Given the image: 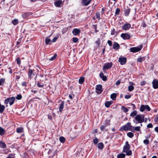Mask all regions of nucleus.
<instances>
[{"label":"nucleus","mask_w":158,"mask_h":158,"mask_svg":"<svg viewBox=\"0 0 158 158\" xmlns=\"http://www.w3.org/2000/svg\"><path fill=\"white\" fill-rule=\"evenodd\" d=\"M15 155L14 154H10L6 158H14V156Z\"/></svg>","instance_id":"54"},{"label":"nucleus","mask_w":158,"mask_h":158,"mask_svg":"<svg viewBox=\"0 0 158 158\" xmlns=\"http://www.w3.org/2000/svg\"><path fill=\"white\" fill-rule=\"evenodd\" d=\"M93 26H94V28L95 32L96 33V32H98V31L97 30V25H93Z\"/></svg>","instance_id":"58"},{"label":"nucleus","mask_w":158,"mask_h":158,"mask_svg":"<svg viewBox=\"0 0 158 158\" xmlns=\"http://www.w3.org/2000/svg\"><path fill=\"white\" fill-rule=\"evenodd\" d=\"M134 89V87L133 85H130L128 86V90L129 91H131Z\"/></svg>","instance_id":"42"},{"label":"nucleus","mask_w":158,"mask_h":158,"mask_svg":"<svg viewBox=\"0 0 158 158\" xmlns=\"http://www.w3.org/2000/svg\"><path fill=\"white\" fill-rule=\"evenodd\" d=\"M51 36V35H50L48 37H46L45 39V43L46 45L51 44L52 41L49 38V37H50Z\"/></svg>","instance_id":"17"},{"label":"nucleus","mask_w":158,"mask_h":158,"mask_svg":"<svg viewBox=\"0 0 158 158\" xmlns=\"http://www.w3.org/2000/svg\"><path fill=\"white\" fill-rule=\"evenodd\" d=\"M35 73L34 72L33 70L31 69H30L28 72V77L31 79L35 76Z\"/></svg>","instance_id":"12"},{"label":"nucleus","mask_w":158,"mask_h":158,"mask_svg":"<svg viewBox=\"0 0 158 158\" xmlns=\"http://www.w3.org/2000/svg\"><path fill=\"white\" fill-rule=\"evenodd\" d=\"M125 154L123 153H120L118 155L117 158H125Z\"/></svg>","instance_id":"31"},{"label":"nucleus","mask_w":158,"mask_h":158,"mask_svg":"<svg viewBox=\"0 0 158 158\" xmlns=\"http://www.w3.org/2000/svg\"><path fill=\"white\" fill-rule=\"evenodd\" d=\"M142 47V45H140L139 47L131 48H130V51L133 52H138L141 50Z\"/></svg>","instance_id":"5"},{"label":"nucleus","mask_w":158,"mask_h":158,"mask_svg":"<svg viewBox=\"0 0 158 158\" xmlns=\"http://www.w3.org/2000/svg\"><path fill=\"white\" fill-rule=\"evenodd\" d=\"M98 149L101 150L104 147L103 143L101 142L99 143L98 145Z\"/></svg>","instance_id":"23"},{"label":"nucleus","mask_w":158,"mask_h":158,"mask_svg":"<svg viewBox=\"0 0 158 158\" xmlns=\"http://www.w3.org/2000/svg\"><path fill=\"white\" fill-rule=\"evenodd\" d=\"M143 143L145 145H148L149 143V141L148 139H145L143 141Z\"/></svg>","instance_id":"46"},{"label":"nucleus","mask_w":158,"mask_h":158,"mask_svg":"<svg viewBox=\"0 0 158 158\" xmlns=\"http://www.w3.org/2000/svg\"><path fill=\"white\" fill-rule=\"evenodd\" d=\"M113 65L112 62L107 63L104 64L103 69V71L110 68Z\"/></svg>","instance_id":"7"},{"label":"nucleus","mask_w":158,"mask_h":158,"mask_svg":"<svg viewBox=\"0 0 158 158\" xmlns=\"http://www.w3.org/2000/svg\"><path fill=\"white\" fill-rule=\"evenodd\" d=\"M144 121V116L143 115L138 114L133 119V122L135 124L142 123Z\"/></svg>","instance_id":"1"},{"label":"nucleus","mask_w":158,"mask_h":158,"mask_svg":"<svg viewBox=\"0 0 158 158\" xmlns=\"http://www.w3.org/2000/svg\"><path fill=\"white\" fill-rule=\"evenodd\" d=\"M5 79L1 78L0 79V86L1 85H3L5 82Z\"/></svg>","instance_id":"38"},{"label":"nucleus","mask_w":158,"mask_h":158,"mask_svg":"<svg viewBox=\"0 0 158 158\" xmlns=\"http://www.w3.org/2000/svg\"><path fill=\"white\" fill-rule=\"evenodd\" d=\"M96 92L99 94H101L102 92V86L101 85H98L96 86Z\"/></svg>","instance_id":"10"},{"label":"nucleus","mask_w":158,"mask_h":158,"mask_svg":"<svg viewBox=\"0 0 158 158\" xmlns=\"http://www.w3.org/2000/svg\"><path fill=\"white\" fill-rule=\"evenodd\" d=\"M85 81V78L84 77H81L79 80V83L80 84H82Z\"/></svg>","instance_id":"34"},{"label":"nucleus","mask_w":158,"mask_h":158,"mask_svg":"<svg viewBox=\"0 0 158 158\" xmlns=\"http://www.w3.org/2000/svg\"><path fill=\"white\" fill-rule=\"evenodd\" d=\"M78 40V39L76 37H73V41L75 43H77Z\"/></svg>","instance_id":"50"},{"label":"nucleus","mask_w":158,"mask_h":158,"mask_svg":"<svg viewBox=\"0 0 158 158\" xmlns=\"http://www.w3.org/2000/svg\"><path fill=\"white\" fill-rule=\"evenodd\" d=\"M113 48L115 50H117L119 48L120 45L118 43L116 42H114L113 44Z\"/></svg>","instance_id":"19"},{"label":"nucleus","mask_w":158,"mask_h":158,"mask_svg":"<svg viewBox=\"0 0 158 158\" xmlns=\"http://www.w3.org/2000/svg\"><path fill=\"white\" fill-rule=\"evenodd\" d=\"M99 76L103 81H105L106 80V76H104V74L102 73H100Z\"/></svg>","instance_id":"20"},{"label":"nucleus","mask_w":158,"mask_h":158,"mask_svg":"<svg viewBox=\"0 0 158 158\" xmlns=\"http://www.w3.org/2000/svg\"><path fill=\"white\" fill-rule=\"evenodd\" d=\"M131 26L130 23H125L122 26V29L125 31L128 30L131 28Z\"/></svg>","instance_id":"8"},{"label":"nucleus","mask_w":158,"mask_h":158,"mask_svg":"<svg viewBox=\"0 0 158 158\" xmlns=\"http://www.w3.org/2000/svg\"><path fill=\"white\" fill-rule=\"evenodd\" d=\"M59 35H58L57 36L55 37L52 40V42L53 43L55 42L58 38Z\"/></svg>","instance_id":"49"},{"label":"nucleus","mask_w":158,"mask_h":158,"mask_svg":"<svg viewBox=\"0 0 158 158\" xmlns=\"http://www.w3.org/2000/svg\"><path fill=\"white\" fill-rule=\"evenodd\" d=\"M59 140L61 142L64 143L65 141V139L64 137L61 136L60 137Z\"/></svg>","instance_id":"39"},{"label":"nucleus","mask_w":158,"mask_h":158,"mask_svg":"<svg viewBox=\"0 0 158 158\" xmlns=\"http://www.w3.org/2000/svg\"><path fill=\"white\" fill-rule=\"evenodd\" d=\"M127 136L130 138H132L134 135V134L131 132H129L127 134Z\"/></svg>","instance_id":"33"},{"label":"nucleus","mask_w":158,"mask_h":158,"mask_svg":"<svg viewBox=\"0 0 158 158\" xmlns=\"http://www.w3.org/2000/svg\"><path fill=\"white\" fill-rule=\"evenodd\" d=\"M96 44L97 45H98V46H99L100 44V40L99 39H98V40L96 41L95 42Z\"/></svg>","instance_id":"53"},{"label":"nucleus","mask_w":158,"mask_h":158,"mask_svg":"<svg viewBox=\"0 0 158 158\" xmlns=\"http://www.w3.org/2000/svg\"><path fill=\"white\" fill-rule=\"evenodd\" d=\"M132 127L131 125V123L130 122H128L126 125H124L121 127L120 130L121 131H131L135 132L132 129Z\"/></svg>","instance_id":"2"},{"label":"nucleus","mask_w":158,"mask_h":158,"mask_svg":"<svg viewBox=\"0 0 158 158\" xmlns=\"http://www.w3.org/2000/svg\"><path fill=\"white\" fill-rule=\"evenodd\" d=\"M5 108V106L3 105H2L0 103V113H2L4 112Z\"/></svg>","instance_id":"22"},{"label":"nucleus","mask_w":158,"mask_h":158,"mask_svg":"<svg viewBox=\"0 0 158 158\" xmlns=\"http://www.w3.org/2000/svg\"><path fill=\"white\" fill-rule=\"evenodd\" d=\"M120 12V9L118 8L116 9V11L115 12V14L117 15H118L119 14V12Z\"/></svg>","instance_id":"52"},{"label":"nucleus","mask_w":158,"mask_h":158,"mask_svg":"<svg viewBox=\"0 0 158 158\" xmlns=\"http://www.w3.org/2000/svg\"><path fill=\"white\" fill-rule=\"evenodd\" d=\"M145 110L148 111H150L151 110L150 107L148 105H141L140 106V110L141 112H143Z\"/></svg>","instance_id":"4"},{"label":"nucleus","mask_w":158,"mask_h":158,"mask_svg":"<svg viewBox=\"0 0 158 158\" xmlns=\"http://www.w3.org/2000/svg\"><path fill=\"white\" fill-rule=\"evenodd\" d=\"M137 112L136 110H134L131 113L130 116L132 117H134L135 116H136L137 115Z\"/></svg>","instance_id":"27"},{"label":"nucleus","mask_w":158,"mask_h":158,"mask_svg":"<svg viewBox=\"0 0 158 158\" xmlns=\"http://www.w3.org/2000/svg\"><path fill=\"white\" fill-rule=\"evenodd\" d=\"M81 31L80 29L77 28H74L72 31V33L75 35H77Z\"/></svg>","instance_id":"14"},{"label":"nucleus","mask_w":158,"mask_h":158,"mask_svg":"<svg viewBox=\"0 0 158 158\" xmlns=\"http://www.w3.org/2000/svg\"><path fill=\"white\" fill-rule=\"evenodd\" d=\"M37 85L39 88H43L44 86V85L43 84H41L39 82H38Z\"/></svg>","instance_id":"40"},{"label":"nucleus","mask_w":158,"mask_h":158,"mask_svg":"<svg viewBox=\"0 0 158 158\" xmlns=\"http://www.w3.org/2000/svg\"><path fill=\"white\" fill-rule=\"evenodd\" d=\"M145 57L143 56V57H140L139 58L137 59V61L138 62H141L143 61L144 60H145Z\"/></svg>","instance_id":"29"},{"label":"nucleus","mask_w":158,"mask_h":158,"mask_svg":"<svg viewBox=\"0 0 158 158\" xmlns=\"http://www.w3.org/2000/svg\"><path fill=\"white\" fill-rule=\"evenodd\" d=\"M131 97V95H126L125 96V98L126 99H128Z\"/></svg>","instance_id":"62"},{"label":"nucleus","mask_w":158,"mask_h":158,"mask_svg":"<svg viewBox=\"0 0 158 158\" xmlns=\"http://www.w3.org/2000/svg\"><path fill=\"white\" fill-rule=\"evenodd\" d=\"M110 120L109 119H106L105 121V123L104 125L107 127L110 125Z\"/></svg>","instance_id":"35"},{"label":"nucleus","mask_w":158,"mask_h":158,"mask_svg":"<svg viewBox=\"0 0 158 158\" xmlns=\"http://www.w3.org/2000/svg\"><path fill=\"white\" fill-rule=\"evenodd\" d=\"M106 127L105 125H102L100 127V129L102 131H104Z\"/></svg>","instance_id":"47"},{"label":"nucleus","mask_w":158,"mask_h":158,"mask_svg":"<svg viewBox=\"0 0 158 158\" xmlns=\"http://www.w3.org/2000/svg\"><path fill=\"white\" fill-rule=\"evenodd\" d=\"M15 98L14 97L8 98L5 100L4 104L6 105V106H7V104L9 103L10 106H11L14 103Z\"/></svg>","instance_id":"3"},{"label":"nucleus","mask_w":158,"mask_h":158,"mask_svg":"<svg viewBox=\"0 0 158 158\" xmlns=\"http://www.w3.org/2000/svg\"><path fill=\"white\" fill-rule=\"evenodd\" d=\"M117 94L116 93H113L110 95V98L113 100H115L116 99Z\"/></svg>","instance_id":"25"},{"label":"nucleus","mask_w":158,"mask_h":158,"mask_svg":"<svg viewBox=\"0 0 158 158\" xmlns=\"http://www.w3.org/2000/svg\"><path fill=\"white\" fill-rule=\"evenodd\" d=\"M6 133V131L2 127H0V135H2Z\"/></svg>","instance_id":"24"},{"label":"nucleus","mask_w":158,"mask_h":158,"mask_svg":"<svg viewBox=\"0 0 158 158\" xmlns=\"http://www.w3.org/2000/svg\"><path fill=\"white\" fill-rule=\"evenodd\" d=\"M96 17L97 19H99L100 18V15L99 13H97L96 14Z\"/></svg>","instance_id":"57"},{"label":"nucleus","mask_w":158,"mask_h":158,"mask_svg":"<svg viewBox=\"0 0 158 158\" xmlns=\"http://www.w3.org/2000/svg\"><path fill=\"white\" fill-rule=\"evenodd\" d=\"M57 56V55L56 54L54 55L53 56L51 57L49 59V60L52 61L54 60Z\"/></svg>","instance_id":"43"},{"label":"nucleus","mask_w":158,"mask_h":158,"mask_svg":"<svg viewBox=\"0 0 158 158\" xmlns=\"http://www.w3.org/2000/svg\"><path fill=\"white\" fill-rule=\"evenodd\" d=\"M0 147L2 148H5L6 147V145L4 142L0 141Z\"/></svg>","instance_id":"28"},{"label":"nucleus","mask_w":158,"mask_h":158,"mask_svg":"<svg viewBox=\"0 0 158 158\" xmlns=\"http://www.w3.org/2000/svg\"><path fill=\"white\" fill-rule=\"evenodd\" d=\"M116 33L117 34V33L115 31V30L114 28H113L111 30V35H113L115 34V33Z\"/></svg>","instance_id":"48"},{"label":"nucleus","mask_w":158,"mask_h":158,"mask_svg":"<svg viewBox=\"0 0 158 158\" xmlns=\"http://www.w3.org/2000/svg\"><path fill=\"white\" fill-rule=\"evenodd\" d=\"M146 82L145 81H142L140 82V85L142 86L144 85L145 84Z\"/></svg>","instance_id":"60"},{"label":"nucleus","mask_w":158,"mask_h":158,"mask_svg":"<svg viewBox=\"0 0 158 158\" xmlns=\"http://www.w3.org/2000/svg\"><path fill=\"white\" fill-rule=\"evenodd\" d=\"M98 139L97 138H95L93 140L94 144H97L98 143Z\"/></svg>","instance_id":"51"},{"label":"nucleus","mask_w":158,"mask_h":158,"mask_svg":"<svg viewBox=\"0 0 158 158\" xmlns=\"http://www.w3.org/2000/svg\"><path fill=\"white\" fill-rule=\"evenodd\" d=\"M126 155L127 156H130L132 155V152L131 150H129L126 152Z\"/></svg>","instance_id":"55"},{"label":"nucleus","mask_w":158,"mask_h":158,"mask_svg":"<svg viewBox=\"0 0 158 158\" xmlns=\"http://www.w3.org/2000/svg\"><path fill=\"white\" fill-rule=\"evenodd\" d=\"M107 43L109 45L111 46L112 45V42L111 40H109L107 41Z\"/></svg>","instance_id":"61"},{"label":"nucleus","mask_w":158,"mask_h":158,"mask_svg":"<svg viewBox=\"0 0 158 158\" xmlns=\"http://www.w3.org/2000/svg\"><path fill=\"white\" fill-rule=\"evenodd\" d=\"M112 103V101H111L110 102L109 101L106 102L105 103V106L106 107L108 108L110 106Z\"/></svg>","instance_id":"30"},{"label":"nucleus","mask_w":158,"mask_h":158,"mask_svg":"<svg viewBox=\"0 0 158 158\" xmlns=\"http://www.w3.org/2000/svg\"><path fill=\"white\" fill-rule=\"evenodd\" d=\"M15 98L16 99L18 100H20L22 98L21 95V94L17 95Z\"/></svg>","instance_id":"44"},{"label":"nucleus","mask_w":158,"mask_h":158,"mask_svg":"<svg viewBox=\"0 0 158 158\" xmlns=\"http://www.w3.org/2000/svg\"><path fill=\"white\" fill-rule=\"evenodd\" d=\"M120 36L124 40L129 39L131 37L130 35L127 33H122L121 35Z\"/></svg>","instance_id":"6"},{"label":"nucleus","mask_w":158,"mask_h":158,"mask_svg":"<svg viewBox=\"0 0 158 158\" xmlns=\"http://www.w3.org/2000/svg\"><path fill=\"white\" fill-rule=\"evenodd\" d=\"M130 106H132V108L133 109V110H134L135 109H136V106L135 104H131L130 105H129Z\"/></svg>","instance_id":"56"},{"label":"nucleus","mask_w":158,"mask_h":158,"mask_svg":"<svg viewBox=\"0 0 158 158\" xmlns=\"http://www.w3.org/2000/svg\"><path fill=\"white\" fill-rule=\"evenodd\" d=\"M118 61L121 65L125 64L127 61V58L125 57H121L118 58Z\"/></svg>","instance_id":"11"},{"label":"nucleus","mask_w":158,"mask_h":158,"mask_svg":"<svg viewBox=\"0 0 158 158\" xmlns=\"http://www.w3.org/2000/svg\"><path fill=\"white\" fill-rule=\"evenodd\" d=\"M12 23L13 25H15L18 23V20L16 19H14L12 21Z\"/></svg>","instance_id":"36"},{"label":"nucleus","mask_w":158,"mask_h":158,"mask_svg":"<svg viewBox=\"0 0 158 158\" xmlns=\"http://www.w3.org/2000/svg\"><path fill=\"white\" fill-rule=\"evenodd\" d=\"M59 111L61 113L64 107V101H61L60 103L59 104Z\"/></svg>","instance_id":"13"},{"label":"nucleus","mask_w":158,"mask_h":158,"mask_svg":"<svg viewBox=\"0 0 158 158\" xmlns=\"http://www.w3.org/2000/svg\"><path fill=\"white\" fill-rule=\"evenodd\" d=\"M133 129L136 131H139L140 130V127L139 126L133 127Z\"/></svg>","instance_id":"41"},{"label":"nucleus","mask_w":158,"mask_h":158,"mask_svg":"<svg viewBox=\"0 0 158 158\" xmlns=\"http://www.w3.org/2000/svg\"><path fill=\"white\" fill-rule=\"evenodd\" d=\"M130 11L131 9L130 8H127V9H125L124 10L125 15L126 16H128L129 15Z\"/></svg>","instance_id":"21"},{"label":"nucleus","mask_w":158,"mask_h":158,"mask_svg":"<svg viewBox=\"0 0 158 158\" xmlns=\"http://www.w3.org/2000/svg\"><path fill=\"white\" fill-rule=\"evenodd\" d=\"M121 81L120 80H118L117 81V82H116V85H118L120 84Z\"/></svg>","instance_id":"64"},{"label":"nucleus","mask_w":158,"mask_h":158,"mask_svg":"<svg viewBox=\"0 0 158 158\" xmlns=\"http://www.w3.org/2000/svg\"><path fill=\"white\" fill-rule=\"evenodd\" d=\"M130 149V147L128 142L126 141L125 143V145L123 147V152H126L129 151Z\"/></svg>","instance_id":"9"},{"label":"nucleus","mask_w":158,"mask_h":158,"mask_svg":"<svg viewBox=\"0 0 158 158\" xmlns=\"http://www.w3.org/2000/svg\"><path fill=\"white\" fill-rule=\"evenodd\" d=\"M29 15L30 14L29 13L26 12L23 14L22 15L23 18L24 19L27 18Z\"/></svg>","instance_id":"26"},{"label":"nucleus","mask_w":158,"mask_h":158,"mask_svg":"<svg viewBox=\"0 0 158 158\" xmlns=\"http://www.w3.org/2000/svg\"><path fill=\"white\" fill-rule=\"evenodd\" d=\"M23 129L21 127H19L17 128L16 131L18 133H20L22 132Z\"/></svg>","instance_id":"37"},{"label":"nucleus","mask_w":158,"mask_h":158,"mask_svg":"<svg viewBox=\"0 0 158 158\" xmlns=\"http://www.w3.org/2000/svg\"><path fill=\"white\" fill-rule=\"evenodd\" d=\"M62 4V1L61 0H58L54 3L56 7H60Z\"/></svg>","instance_id":"18"},{"label":"nucleus","mask_w":158,"mask_h":158,"mask_svg":"<svg viewBox=\"0 0 158 158\" xmlns=\"http://www.w3.org/2000/svg\"><path fill=\"white\" fill-rule=\"evenodd\" d=\"M16 62L18 65H19L21 64V59L19 57H17L16 59Z\"/></svg>","instance_id":"45"},{"label":"nucleus","mask_w":158,"mask_h":158,"mask_svg":"<svg viewBox=\"0 0 158 158\" xmlns=\"http://www.w3.org/2000/svg\"><path fill=\"white\" fill-rule=\"evenodd\" d=\"M90 0H82L81 3L84 6H87L88 5L90 2Z\"/></svg>","instance_id":"16"},{"label":"nucleus","mask_w":158,"mask_h":158,"mask_svg":"<svg viewBox=\"0 0 158 158\" xmlns=\"http://www.w3.org/2000/svg\"><path fill=\"white\" fill-rule=\"evenodd\" d=\"M147 127L148 128H152L153 127V126L152 123H149L147 125Z\"/></svg>","instance_id":"59"},{"label":"nucleus","mask_w":158,"mask_h":158,"mask_svg":"<svg viewBox=\"0 0 158 158\" xmlns=\"http://www.w3.org/2000/svg\"><path fill=\"white\" fill-rule=\"evenodd\" d=\"M121 109L123 110V112L125 113L127 112L128 111V109L123 106L121 107Z\"/></svg>","instance_id":"32"},{"label":"nucleus","mask_w":158,"mask_h":158,"mask_svg":"<svg viewBox=\"0 0 158 158\" xmlns=\"http://www.w3.org/2000/svg\"><path fill=\"white\" fill-rule=\"evenodd\" d=\"M153 87L155 89L158 88V81L156 80H154L152 82Z\"/></svg>","instance_id":"15"},{"label":"nucleus","mask_w":158,"mask_h":158,"mask_svg":"<svg viewBox=\"0 0 158 158\" xmlns=\"http://www.w3.org/2000/svg\"><path fill=\"white\" fill-rule=\"evenodd\" d=\"M155 122L156 123L158 121V115H157L154 118Z\"/></svg>","instance_id":"63"}]
</instances>
